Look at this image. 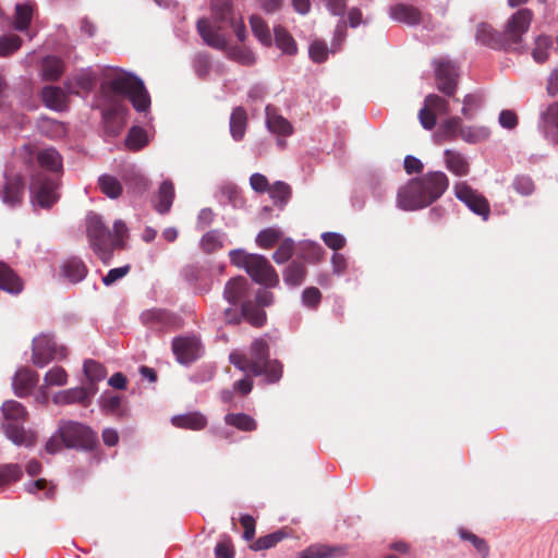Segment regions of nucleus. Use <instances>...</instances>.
Instances as JSON below:
<instances>
[{
  "label": "nucleus",
  "instance_id": "nucleus-6",
  "mask_svg": "<svg viewBox=\"0 0 558 558\" xmlns=\"http://www.w3.org/2000/svg\"><path fill=\"white\" fill-rule=\"evenodd\" d=\"M58 434L66 448L93 450L98 444L97 434L89 426L76 421L61 420Z\"/></svg>",
  "mask_w": 558,
  "mask_h": 558
},
{
  "label": "nucleus",
  "instance_id": "nucleus-8",
  "mask_svg": "<svg viewBox=\"0 0 558 558\" xmlns=\"http://www.w3.org/2000/svg\"><path fill=\"white\" fill-rule=\"evenodd\" d=\"M86 233L90 247L95 254L105 263H109L114 250L112 233L108 230L100 217L90 214L86 219Z\"/></svg>",
  "mask_w": 558,
  "mask_h": 558
},
{
  "label": "nucleus",
  "instance_id": "nucleus-27",
  "mask_svg": "<svg viewBox=\"0 0 558 558\" xmlns=\"http://www.w3.org/2000/svg\"><path fill=\"white\" fill-rule=\"evenodd\" d=\"M0 289L9 293H20L23 283L14 270L3 262H0Z\"/></svg>",
  "mask_w": 558,
  "mask_h": 558
},
{
  "label": "nucleus",
  "instance_id": "nucleus-2",
  "mask_svg": "<svg viewBox=\"0 0 558 558\" xmlns=\"http://www.w3.org/2000/svg\"><path fill=\"white\" fill-rule=\"evenodd\" d=\"M532 19L533 13L531 10L521 9L517 11L508 20L502 34L488 23H480L476 26L475 39L478 44L495 50L518 51Z\"/></svg>",
  "mask_w": 558,
  "mask_h": 558
},
{
  "label": "nucleus",
  "instance_id": "nucleus-13",
  "mask_svg": "<svg viewBox=\"0 0 558 558\" xmlns=\"http://www.w3.org/2000/svg\"><path fill=\"white\" fill-rule=\"evenodd\" d=\"M415 180L430 205L439 199L449 186V179L442 171H429Z\"/></svg>",
  "mask_w": 558,
  "mask_h": 558
},
{
  "label": "nucleus",
  "instance_id": "nucleus-50",
  "mask_svg": "<svg viewBox=\"0 0 558 558\" xmlns=\"http://www.w3.org/2000/svg\"><path fill=\"white\" fill-rule=\"evenodd\" d=\"M462 129V120L459 117H452L442 122L439 129V136L446 141H453Z\"/></svg>",
  "mask_w": 558,
  "mask_h": 558
},
{
  "label": "nucleus",
  "instance_id": "nucleus-57",
  "mask_svg": "<svg viewBox=\"0 0 558 558\" xmlns=\"http://www.w3.org/2000/svg\"><path fill=\"white\" fill-rule=\"evenodd\" d=\"M424 102L435 112L436 116L449 113V102L436 94H429L426 96Z\"/></svg>",
  "mask_w": 558,
  "mask_h": 558
},
{
  "label": "nucleus",
  "instance_id": "nucleus-17",
  "mask_svg": "<svg viewBox=\"0 0 558 558\" xmlns=\"http://www.w3.org/2000/svg\"><path fill=\"white\" fill-rule=\"evenodd\" d=\"M97 390V386L95 385L70 388L56 393L52 401L58 405L78 403L83 407H88L90 404L92 397L96 395Z\"/></svg>",
  "mask_w": 558,
  "mask_h": 558
},
{
  "label": "nucleus",
  "instance_id": "nucleus-34",
  "mask_svg": "<svg viewBox=\"0 0 558 558\" xmlns=\"http://www.w3.org/2000/svg\"><path fill=\"white\" fill-rule=\"evenodd\" d=\"M247 124L246 111L242 107L233 109L230 117V133L235 141L244 137Z\"/></svg>",
  "mask_w": 558,
  "mask_h": 558
},
{
  "label": "nucleus",
  "instance_id": "nucleus-14",
  "mask_svg": "<svg viewBox=\"0 0 558 558\" xmlns=\"http://www.w3.org/2000/svg\"><path fill=\"white\" fill-rule=\"evenodd\" d=\"M251 278L267 287H276L279 283V277L268 259L259 254H254L245 270Z\"/></svg>",
  "mask_w": 558,
  "mask_h": 558
},
{
  "label": "nucleus",
  "instance_id": "nucleus-49",
  "mask_svg": "<svg viewBox=\"0 0 558 558\" xmlns=\"http://www.w3.org/2000/svg\"><path fill=\"white\" fill-rule=\"evenodd\" d=\"M84 373L89 380L87 385H95L102 380L106 375V368L100 363L94 361V360H86L84 362Z\"/></svg>",
  "mask_w": 558,
  "mask_h": 558
},
{
  "label": "nucleus",
  "instance_id": "nucleus-3",
  "mask_svg": "<svg viewBox=\"0 0 558 558\" xmlns=\"http://www.w3.org/2000/svg\"><path fill=\"white\" fill-rule=\"evenodd\" d=\"M1 411L4 417L2 427L5 436L17 446L32 447L36 444V434L24 428L28 413L22 403L15 400L3 402Z\"/></svg>",
  "mask_w": 558,
  "mask_h": 558
},
{
  "label": "nucleus",
  "instance_id": "nucleus-5",
  "mask_svg": "<svg viewBox=\"0 0 558 558\" xmlns=\"http://www.w3.org/2000/svg\"><path fill=\"white\" fill-rule=\"evenodd\" d=\"M208 20L216 31L223 33L226 28H231L241 43L245 40L246 27L242 16L235 13L232 0H211Z\"/></svg>",
  "mask_w": 558,
  "mask_h": 558
},
{
  "label": "nucleus",
  "instance_id": "nucleus-32",
  "mask_svg": "<svg viewBox=\"0 0 558 558\" xmlns=\"http://www.w3.org/2000/svg\"><path fill=\"white\" fill-rule=\"evenodd\" d=\"M96 78L89 73H81L72 78H70L65 83V88L68 93L80 95L81 92L89 93L94 85H95Z\"/></svg>",
  "mask_w": 558,
  "mask_h": 558
},
{
  "label": "nucleus",
  "instance_id": "nucleus-10",
  "mask_svg": "<svg viewBox=\"0 0 558 558\" xmlns=\"http://www.w3.org/2000/svg\"><path fill=\"white\" fill-rule=\"evenodd\" d=\"M456 197L475 215L487 221L490 216V205L487 198L466 182H457L453 186Z\"/></svg>",
  "mask_w": 558,
  "mask_h": 558
},
{
  "label": "nucleus",
  "instance_id": "nucleus-44",
  "mask_svg": "<svg viewBox=\"0 0 558 558\" xmlns=\"http://www.w3.org/2000/svg\"><path fill=\"white\" fill-rule=\"evenodd\" d=\"M458 533L461 539L470 542L472 544V546L474 547V549L476 550L481 558H488L490 548L488 543L484 538L477 536L476 534L472 533L466 529H459Z\"/></svg>",
  "mask_w": 558,
  "mask_h": 558
},
{
  "label": "nucleus",
  "instance_id": "nucleus-18",
  "mask_svg": "<svg viewBox=\"0 0 558 558\" xmlns=\"http://www.w3.org/2000/svg\"><path fill=\"white\" fill-rule=\"evenodd\" d=\"M141 320L148 328L161 331L174 326L177 318L166 310L151 308L141 314Z\"/></svg>",
  "mask_w": 558,
  "mask_h": 558
},
{
  "label": "nucleus",
  "instance_id": "nucleus-63",
  "mask_svg": "<svg viewBox=\"0 0 558 558\" xmlns=\"http://www.w3.org/2000/svg\"><path fill=\"white\" fill-rule=\"evenodd\" d=\"M322 301V293L316 287H308L302 292V302L306 307L316 308Z\"/></svg>",
  "mask_w": 558,
  "mask_h": 558
},
{
  "label": "nucleus",
  "instance_id": "nucleus-46",
  "mask_svg": "<svg viewBox=\"0 0 558 558\" xmlns=\"http://www.w3.org/2000/svg\"><path fill=\"white\" fill-rule=\"evenodd\" d=\"M489 135L490 131L486 126H462L460 130V137L471 144L486 141Z\"/></svg>",
  "mask_w": 558,
  "mask_h": 558
},
{
  "label": "nucleus",
  "instance_id": "nucleus-54",
  "mask_svg": "<svg viewBox=\"0 0 558 558\" xmlns=\"http://www.w3.org/2000/svg\"><path fill=\"white\" fill-rule=\"evenodd\" d=\"M101 408L102 410L111 415L121 416V398L117 395H102L101 396Z\"/></svg>",
  "mask_w": 558,
  "mask_h": 558
},
{
  "label": "nucleus",
  "instance_id": "nucleus-22",
  "mask_svg": "<svg viewBox=\"0 0 558 558\" xmlns=\"http://www.w3.org/2000/svg\"><path fill=\"white\" fill-rule=\"evenodd\" d=\"M348 555L347 546L314 544L300 553V558H333Z\"/></svg>",
  "mask_w": 558,
  "mask_h": 558
},
{
  "label": "nucleus",
  "instance_id": "nucleus-21",
  "mask_svg": "<svg viewBox=\"0 0 558 558\" xmlns=\"http://www.w3.org/2000/svg\"><path fill=\"white\" fill-rule=\"evenodd\" d=\"M24 195V182L21 177L8 178L2 191V201L4 204L14 207L22 203Z\"/></svg>",
  "mask_w": 558,
  "mask_h": 558
},
{
  "label": "nucleus",
  "instance_id": "nucleus-23",
  "mask_svg": "<svg viewBox=\"0 0 558 558\" xmlns=\"http://www.w3.org/2000/svg\"><path fill=\"white\" fill-rule=\"evenodd\" d=\"M38 381V374L29 368H21L13 378V388L19 397L27 396Z\"/></svg>",
  "mask_w": 558,
  "mask_h": 558
},
{
  "label": "nucleus",
  "instance_id": "nucleus-53",
  "mask_svg": "<svg viewBox=\"0 0 558 558\" xmlns=\"http://www.w3.org/2000/svg\"><path fill=\"white\" fill-rule=\"evenodd\" d=\"M33 10L29 5L17 4L15 8L14 27L17 31H25L32 21Z\"/></svg>",
  "mask_w": 558,
  "mask_h": 558
},
{
  "label": "nucleus",
  "instance_id": "nucleus-55",
  "mask_svg": "<svg viewBox=\"0 0 558 558\" xmlns=\"http://www.w3.org/2000/svg\"><path fill=\"white\" fill-rule=\"evenodd\" d=\"M482 101V96L478 94L465 95L463 98V107L461 109L462 114L466 119H472L475 114V111L481 107Z\"/></svg>",
  "mask_w": 558,
  "mask_h": 558
},
{
  "label": "nucleus",
  "instance_id": "nucleus-25",
  "mask_svg": "<svg viewBox=\"0 0 558 558\" xmlns=\"http://www.w3.org/2000/svg\"><path fill=\"white\" fill-rule=\"evenodd\" d=\"M88 272V269L84 262L78 257L68 258L61 266V274L71 283H77L82 281Z\"/></svg>",
  "mask_w": 558,
  "mask_h": 558
},
{
  "label": "nucleus",
  "instance_id": "nucleus-41",
  "mask_svg": "<svg viewBox=\"0 0 558 558\" xmlns=\"http://www.w3.org/2000/svg\"><path fill=\"white\" fill-rule=\"evenodd\" d=\"M43 100L48 108L61 110L65 102V95L60 87L46 86L43 89Z\"/></svg>",
  "mask_w": 558,
  "mask_h": 558
},
{
  "label": "nucleus",
  "instance_id": "nucleus-33",
  "mask_svg": "<svg viewBox=\"0 0 558 558\" xmlns=\"http://www.w3.org/2000/svg\"><path fill=\"white\" fill-rule=\"evenodd\" d=\"M276 46L289 56L298 52V46L292 35L282 26L278 25L274 28Z\"/></svg>",
  "mask_w": 558,
  "mask_h": 558
},
{
  "label": "nucleus",
  "instance_id": "nucleus-56",
  "mask_svg": "<svg viewBox=\"0 0 558 558\" xmlns=\"http://www.w3.org/2000/svg\"><path fill=\"white\" fill-rule=\"evenodd\" d=\"M47 386H63L68 381V374L61 366H54L44 377Z\"/></svg>",
  "mask_w": 558,
  "mask_h": 558
},
{
  "label": "nucleus",
  "instance_id": "nucleus-24",
  "mask_svg": "<svg viewBox=\"0 0 558 558\" xmlns=\"http://www.w3.org/2000/svg\"><path fill=\"white\" fill-rule=\"evenodd\" d=\"M389 13L395 21L408 25H417L422 20L421 11L411 4H395L390 7Z\"/></svg>",
  "mask_w": 558,
  "mask_h": 558
},
{
  "label": "nucleus",
  "instance_id": "nucleus-43",
  "mask_svg": "<svg viewBox=\"0 0 558 558\" xmlns=\"http://www.w3.org/2000/svg\"><path fill=\"white\" fill-rule=\"evenodd\" d=\"M288 537L284 530H278L265 536L258 537L254 543L250 545V548L254 551L265 550L275 547L278 543Z\"/></svg>",
  "mask_w": 558,
  "mask_h": 558
},
{
  "label": "nucleus",
  "instance_id": "nucleus-38",
  "mask_svg": "<svg viewBox=\"0 0 558 558\" xmlns=\"http://www.w3.org/2000/svg\"><path fill=\"white\" fill-rule=\"evenodd\" d=\"M225 422L242 432H253L257 428L256 421L245 413H228L225 416Z\"/></svg>",
  "mask_w": 558,
  "mask_h": 558
},
{
  "label": "nucleus",
  "instance_id": "nucleus-39",
  "mask_svg": "<svg viewBox=\"0 0 558 558\" xmlns=\"http://www.w3.org/2000/svg\"><path fill=\"white\" fill-rule=\"evenodd\" d=\"M23 470L16 463L0 464V493L22 478Z\"/></svg>",
  "mask_w": 558,
  "mask_h": 558
},
{
  "label": "nucleus",
  "instance_id": "nucleus-12",
  "mask_svg": "<svg viewBox=\"0 0 558 558\" xmlns=\"http://www.w3.org/2000/svg\"><path fill=\"white\" fill-rule=\"evenodd\" d=\"M397 204L399 208L408 211L422 209L430 205L415 178L398 190Z\"/></svg>",
  "mask_w": 558,
  "mask_h": 558
},
{
  "label": "nucleus",
  "instance_id": "nucleus-26",
  "mask_svg": "<svg viewBox=\"0 0 558 558\" xmlns=\"http://www.w3.org/2000/svg\"><path fill=\"white\" fill-rule=\"evenodd\" d=\"M36 159L41 168L52 173L62 171V157L59 151L52 147L38 150L36 153Z\"/></svg>",
  "mask_w": 558,
  "mask_h": 558
},
{
  "label": "nucleus",
  "instance_id": "nucleus-37",
  "mask_svg": "<svg viewBox=\"0 0 558 558\" xmlns=\"http://www.w3.org/2000/svg\"><path fill=\"white\" fill-rule=\"evenodd\" d=\"M43 76L47 81H57L64 71V63L54 56L45 57L41 60Z\"/></svg>",
  "mask_w": 558,
  "mask_h": 558
},
{
  "label": "nucleus",
  "instance_id": "nucleus-7",
  "mask_svg": "<svg viewBox=\"0 0 558 558\" xmlns=\"http://www.w3.org/2000/svg\"><path fill=\"white\" fill-rule=\"evenodd\" d=\"M269 360V345L263 338L255 339L251 347L248 355L241 352H232L229 361L240 371L252 376H260L263 365Z\"/></svg>",
  "mask_w": 558,
  "mask_h": 558
},
{
  "label": "nucleus",
  "instance_id": "nucleus-51",
  "mask_svg": "<svg viewBox=\"0 0 558 558\" xmlns=\"http://www.w3.org/2000/svg\"><path fill=\"white\" fill-rule=\"evenodd\" d=\"M295 251V243L292 239L287 238L279 242V246L272 255V259L277 264H283L288 262Z\"/></svg>",
  "mask_w": 558,
  "mask_h": 558
},
{
  "label": "nucleus",
  "instance_id": "nucleus-1",
  "mask_svg": "<svg viewBox=\"0 0 558 558\" xmlns=\"http://www.w3.org/2000/svg\"><path fill=\"white\" fill-rule=\"evenodd\" d=\"M107 88L113 94L128 97L134 109L140 112L146 111L149 108L150 97L143 81L132 74L117 76L101 86V90L107 98V105L102 109V121L106 132L116 136L123 129L128 109L122 101L109 96L106 90Z\"/></svg>",
  "mask_w": 558,
  "mask_h": 558
},
{
  "label": "nucleus",
  "instance_id": "nucleus-28",
  "mask_svg": "<svg viewBox=\"0 0 558 558\" xmlns=\"http://www.w3.org/2000/svg\"><path fill=\"white\" fill-rule=\"evenodd\" d=\"M172 424L179 428L202 430L207 425V418L199 412H190L181 415H175L171 420Z\"/></svg>",
  "mask_w": 558,
  "mask_h": 558
},
{
  "label": "nucleus",
  "instance_id": "nucleus-15",
  "mask_svg": "<svg viewBox=\"0 0 558 558\" xmlns=\"http://www.w3.org/2000/svg\"><path fill=\"white\" fill-rule=\"evenodd\" d=\"M202 344L195 336H181L172 340V352L181 364H190L201 356Z\"/></svg>",
  "mask_w": 558,
  "mask_h": 558
},
{
  "label": "nucleus",
  "instance_id": "nucleus-52",
  "mask_svg": "<svg viewBox=\"0 0 558 558\" xmlns=\"http://www.w3.org/2000/svg\"><path fill=\"white\" fill-rule=\"evenodd\" d=\"M283 373V366L278 360H268L263 365V373L262 375L265 376L266 381L269 384L278 383Z\"/></svg>",
  "mask_w": 558,
  "mask_h": 558
},
{
  "label": "nucleus",
  "instance_id": "nucleus-9",
  "mask_svg": "<svg viewBox=\"0 0 558 558\" xmlns=\"http://www.w3.org/2000/svg\"><path fill=\"white\" fill-rule=\"evenodd\" d=\"M29 190L33 204L41 208L49 209L59 199L58 181L54 174L37 173L32 179Z\"/></svg>",
  "mask_w": 558,
  "mask_h": 558
},
{
  "label": "nucleus",
  "instance_id": "nucleus-45",
  "mask_svg": "<svg viewBox=\"0 0 558 558\" xmlns=\"http://www.w3.org/2000/svg\"><path fill=\"white\" fill-rule=\"evenodd\" d=\"M267 126L270 132L284 136L291 135L293 131L291 123L287 119L269 111H267Z\"/></svg>",
  "mask_w": 558,
  "mask_h": 558
},
{
  "label": "nucleus",
  "instance_id": "nucleus-20",
  "mask_svg": "<svg viewBox=\"0 0 558 558\" xmlns=\"http://www.w3.org/2000/svg\"><path fill=\"white\" fill-rule=\"evenodd\" d=\"M184 279L194 284L199 292H207L210 289V270L206 266L192 264L183 269Z\"/></svg>",
  "mask_w": 558,
  "mask_h": 558
},
{
  "label": "nucleus",
  "instance_id": "nucleus-48",
  "mask_svg": "<svg viewBox=\"0 0 558 558\" xmlns=\"http://www.w3.org/2000/svg\"><path fill=\"white\" fill-rule=\"evenodd\" d=\"M147 144V134L144 129L133 126L125 138V146L130 150H140Z\"/></svg>",
  "mask_w": 558,
  "mask_h": 558
},
{
  "label": "nucleus",
  "instance_id": "nucleus-61",
  "mask_svg": "<svg viewBox=\"0 0 558 558\" xmlns=\"http://www.w3.org/2000/svg\"><path fill=\"white\" fill-rule=\"evenodd\" d=\"M543 122L545 129L555 130L558 141V101L548 106L547 110L543 113Z\"/></svg>",
  "mask_w": 558,
  "mask_h": 558
},
{
  "label": "nucleus",
  "instance_id": "nucleus-64",
  "mask_svg": "<svg viewBox=\"0 0 558 558\" xmlns=\"http://www.w3.org/2000/svg\"><path fill=\"white\" fill-rule=\"evenodd\" d=\"M551 43L548 38H538L536 47L532 51V56L537 63H544L548 59V49Z\"/></svg>",
  "mask_w": 558,
  "mask_h": 558
},
{
  "label": "nucleus",
  "instance_id": "nucleus-19",
  "mask_svg": "<svg viewBox=\"0 0 558 558\" xmlns=\"http://www.w3.org/2000/svg\"><path fill=\"white\" fill-rule=\"evenodd\" d=\"M250 284L244 277H235L230 279L223 290V298L231 304L238 305L245 301H250Z\"/></svg>",
  "mask_w": 558,
  "mask_h": 558
},
{
  "label": "nucleus",
  "instance_id": "nucleus-31",
  "mask_svg": "<svg viewBox=\"0 0 558 558\" xmlns=\"http://www.w3.org/2000/svg\"><path fill=\"white\" fill-rule=\"evenodd\" d=\"M174 199V186L169 180L161 183L157 194V201L155 203V209L159 214H166L170 210Z\"/></svg>",
  "mask_w": 558,
  "mask_h": 558
},
{
  "label": "nucleus",
  "instance_id": "nucleus-42",
  "mask_svg": "<svg viewBox=\"0 0 558 558\" xmlns=\"http://www.w3.org/2000/svg\"><path fill=\"white\" fill-rule=\"evenodd\" d=\"M250 25L254 36L264 45L271 46L272 39L267 23L259 15L250 17Z\"/></svg>",
  "mask_w": 558,
  "mask_h": 558
},
{
  "label": "nucleus",
  "instance_id": "nucleus-60",
  "mask_svg": "<svg viewBox=\"0 0 558 558\" xmlns=\"http://www.w3.org/2000/svg\"><path fill=\"white\" fill-rule=\"evenodd\" d=\"M308 54L312 61L322 63L328 58V48L324 41L315 40L310 45Z\"/></svg>",
  "mask_w": 558,
  "mask_h": 558
},
{
  "label": "nucleus",
  "instance_id": "nucleus-11",
  "mask_svg": "<svg viewBox=\"0 0 558 558\" xmlns=\"http://www.w3.org/2000/svg\"><path fill=\"white\" fill-rule=\"evenodd\" d=\"M66 356V349L58 347L53 337L50 335H40L33 340L32 361L38 367H44L56 357Z\"/></svg>",
  "mask_w": 558,
  "mask_h": 558
},
{
  "label": "nucleus",
  "instance_id": "nucleus-4",
  "mask_svg": "<svg viewBox=\"0 0 558 558\" xmlns=\"http://www.w3.org/2000/svg\"><path fill=\"white\" fill-rule=\"evenodd\" d=\"M197 32L204 43L217 50L226 51L227 57L242 65H253L256 58L252 50L244 46L228 47V39L225 33L215 29L208 17H202L196 23Z\"/></svg>",
  "mask_w": 558,
  "mask_h": 558
},
{
  "label": "nucleus",
  "instance_id": "nucleus-47",
  "mask_svg": "<svg viewBox=\"0 0 558 558\" xmlns=\"http://www.w3.org/2000/svg\"><path fill=\"white\" fill-rule=\"evenodd\" d=\"M282 239V232L277 228H267L262 230L256 236V243L259 247L268 250L274 247Z\"/></svg>",
  "mask_w": 558,
  "mask_h": 558
},
{
  "label": "nucleus",
  "instance_id": "nucleus-30",
  "mask_svg": "<svg viewBox=\"0 0 558 558\" xmlns=\"http://www.w3.org/2000/svg\"><path fill=\"white\" fill-rule=\"evenodd\" d=\"M241 315L254 327H262L267 320V315L263 307L252 300L242 303Z\"/></svg>",
  "mask_w": 558,
  "mask_h": 558
},
{
  "label": "nucleus",
  "instance_id": "nucleus-59",
  "mask_svg": "<svg viewBox=\"0 0 558 558\" xmlns=\"http://www.w3.org/2000/svg\"><path fill=\"white\" fill-rule=\"evenodd\" d=\"M512 186L521 195L529 196L534 190L535 185L532 179L527 175H517L512 182Z\"/></svg>",
  "mask_w": 558,
  "mask_h": 558
},
{
  "label": "nucleus",
  "instance_id": "nucleus-29",
  "mask_svg": "<svg viewBox=\"0 0 558 558\" xmlns=\"http://www.w3.org/2000/svg\"><path fill=\"white\" fill-rule=\"evenodd\" d=\"M445 163L447 169L458 177H465L470 172V165L466 158L459 151L445 150Z\"/></svg>",
  "mask_w": 558,
  "mask_h": 558
},
{
  "label": "nucleus",
  "instance_id": "nucleus-36",
  "mask_svg": "<svg viewBox=\"0 0 558 558\" xmlns=\"http://www.w3.org/2000/svg\"><path fill=\"white\" fill-rule=\"evenodd\" d=\"M306 267L300 260L291 262L283 271V280L288 286L298 287L306 277Z\"/></svg>",
  "mask_w": 558,
  "mask_h": 558
},
{
  "label": "nucleus",
  "instance_id": "nucleus-35",
  "mask_svg": "<svg viewBox=\"0 0 558 558\" xmlns=\"http://www.w3.org/2000/svg\"><path fill=\"white\" fill-rule=\"evenodd\" d=\"M268 194L275 206L283 209L292 196L291 186L283 181H276L269 189Z\"/></svg>",
  "mask_w": 558,
  "mask_h": 558
},
{
  "label": "nucleus",
  "instance_id": "nucleus-58",
  "mask_svg": "<svg viewBox=\"0 0 558 558\" xmlns=\"http://www.w3.org/2000/svg\"><path fill=\"white\" fill-rule=\"evenodd\" d=\"M22 45L17 35L2 36L0 38V57H7L16 51Z\"/></svg>",
  "mask_w": 558,
  "mask_h": 558
},
{
  "label": "nucleus",
  "instance_id": "nucleus-62",
  "mask_svg": "<svg viewBox=\"0 0 558 558\" xmlns=\"http://www.w3.org/2000/svg\"><path fill=\"white\" fill-rule=\"evenodd\" d=\"M222 247L220 235L217 231H209L202 238V248L206 253L215 252Z\"/></svg>",
  "mask_w": 558,
  "mask_h": 558
},
{
  "label": "nucleus",
  "instance_id": "nucleus-40",
  "mask_svg": "<svg viewBox=\"0 0 558 558\" xmlns=\"http://www.w3.org/2000/svg\"><path fill=\"white\" fill-rule=\"evenodd\" d=\"M98 186L101 193L109 198H118L123 192L121 182L111 174H102L98 179Z\"/></svg>",
  "mask_w": 558,
  "mask_h": 558
},
{
  "label": "nucleus",
  "instance_id": "nucleus-16",
  "mask_svg": "<svg viewBox=\"0 0 558 558\" xmlns=\"http://www.w3.org/2000/svg\"><path fill=\"white\" fill-rule=\"evenodd\" d=\"M437 88L447 96H453L457 90V65L445 59L435 62Z\"/></svg>",
  "mask_w": 558,
  "mask_h": 558
}]
</instances>
